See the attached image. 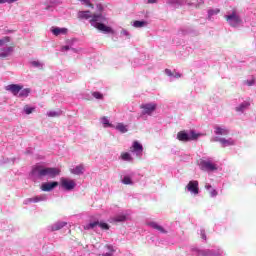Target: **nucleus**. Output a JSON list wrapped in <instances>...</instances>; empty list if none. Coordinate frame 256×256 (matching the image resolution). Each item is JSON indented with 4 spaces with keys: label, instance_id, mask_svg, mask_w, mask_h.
<instances>
[{
    "label": "nucleus",
    "instance_id": "1",
    "mask_svg": "<svg viewBox=\"0 0 256 256\" xmlns=\"http://www.w3.org/2000/svg\"><path fill=\"white\" fill-rule=\"evenodd\" d=\"M33 177L41 179L43 177H50V179H55L57 175L61 173V170L58 168H49L41 165H36L32 168L31 171Z\"/></svg>",
    "mask_w": 256,
    "mask_h": 256
},
{
    "label": "nucleus",
    "instance_id": "2",
    "mask_svg": "<svg viewBox=\"0 0 256 256\" xmlns=\"http://www.w3.org/2000/svg\"><path fill=\"white\" fill-rule=\"evenodd\" d=\"M225 19L230 27H238L243 22L241 16L237 14V10H233L231 14L226 15Z\"/></svg>",
    "mask_w": 256,
    "mask_h": 256
},
{
    "label": "nucleus",
    "instance_id": "3",
    "mask_svg": "<svg viewBox=\"0 0 256 256\" xmlns=\"http://www.w3.org/2000/svg\"><path fill=\"white\" fill-rule=\"evenodd\" d=\"M200 169L201 171H217V164L211 161L201 160Z\"/></svg>",
    "mask_w": 256,
    "mask_h": 256
},
{
    "label": "nucleus",
    "instance_id": "4",
    "mask_svg": "<svg viewBox=\"0 0 256 256\" xmlns=\"http://www.w3.org/2000/svg\"><path fill=\"white\" fill-rule=\"evenodd\" d=\"M186 189H188L190 193H193V195H199V181H190L186 186Z\"/></svg>",
    "mask_w": 256,
    "mask_h": 256
},
{
    "label": "nucleus",
    "instance_id": "5",
    "mask_svg": "<svg viewBox=\"0 0 256 256\" xmlns=\"http://www.w3.org/2000/svg\"><path fill=\"white\" fill-rule=\"evenodd\" d=\"M140 109H143V115H151L157 109V104H142Z\"/></svg>",
    "mask_w": 256,
    "mask_h": 256
},
{
    "label": "nucleus",
    "instance_id": "6",
    "mask_svg": "<svg viewBox=\"0 0 256 256\" xmlns=\"http://www.w3.org/2000/svg\"><path fill=\"white\" fill-rule=\"evenodd\" d=\"M55 187H59V182H45L41 185V190L42 191H53Z\"/></svg>",
    "mask_w": 256,
    "mask_h": 256
},
{
    "label": "nucleus",
    "instance_id": "7",
    "mask_svg": "<svg viewBox=\"0 0 256 256\" xmlns=\"http://www.w3.org/2000/svg\"><path fill=\"white\" fill-rule=\"evenodd\" d=\"M7 91H10L11 93H13V95L17 96L19 95L21 89H23V86L19 85V84H10L6 87Z\"/></svg>",
    "mask_w": 256,
    "mask_h": 256
},
{
    "label": "nucleus",
    "instance_id": "8",
    "mask_svg": "<svg viewBox=\"0 0 256 256\" xmlns=\"http://www.w3.org/2000/svg\"><path fill=\"white\" fill-rule=\"evenodd\" d=\"M61 185L66 191H72V189H75V181L68 180V179H62Z\"/></svg>",
    "mask_w": 256,
    "mask_h": 256
},
{
    "label": "nucleus",
    "instance_id": "9",
    "mask_svg": "<svg viewBox=\"0 0 256 256\" xmlns=\"http://www.w3.org/2000/svg\"><path fill=\"white\" fill-rule=\"evenodd\" d=\"M130 151L132 153H137V155H141V153H143V145L138 141H134L132 147H130Z\"/></svg>",
    "mask_w": 256,
    "mask_h": 256
},
{
    "label": "nucleus",
    "instance_id": "10",
    "mask_svg": "<svg viewBox=\"0 0 256 256\" xmlns=\"http://www.w3.org/2000/svg\"><path fill=\"white\" fill-rule=\"evenodd\" d=\"M94 27L96 29H98V31H102L103 33H113V28L106 26L103 23H96V25H94Z\"/></svg>",
    "mask_w": 256,
    "mask_h": 256
},
{
    "label": "nucleus",
    "instance_id": "11",
    "mask_svg": "<svg viewBox=\"0 0 256 256\" xmlns=\"http://www.w3.org/2000/svg\"><path fill=\"white\" fill-rule=\"evenodd\" d=\"M249 107H251V102L244 101L242 104L237 106L235 110L237 111V113H243V111H245L246 109H249Z\"/></svg>",
    "mask_w": 256,
    "mask_h": 256
},
{
    "label": "nucleus",
    "instance_id": "12",
    "mask_svg": "<svg viewBox=\"0 0 256 256\" xmlns=\"http://www.w3.org/2000/svg\"><path fill=\"white\" fill-rule=\"evenodd\" d=\"M85 171V166L83 164H79L74 169H71L70 172L73 175H83V172Z\"/></svg>",
    "mask_w": 256,
    "mask_h": 256
},
{
    "label": "nucleus",
    "instance_id": "13",
    "mask_svg": "<svg viewBox=\"0 0 256 256\" xmlns=\"http://www.w3.org/2000/svg\"><path fill=\"white\" fill-rule=\"evenodd\" d=\"M149 227L152 229H156V231H159L160 233H167L165 228L163 226L159 225L157 222H149L148 223Z\"/></svg>",
    "mask_w": 256,
    "mask_h": 256
},
{
    "label": "nucleus",
    "instance_id": "14",
    "mask_svg": "<svg viewBox=\"0 0 256 256\" xmlns=\"http://www.w3.org/2000/svg\"><path fill=\"white\" fill-rule=\"evenodd\" d=\"M97 21H105V17H103V14H92L90 18L91 25H93V23H97Z\"/></svg>",
    "mask_w": 256,
    "mask_h": 256
},
{
    "label": "nucleus",
    "instance_id": "15",
    "mask_svg": "<svg viewBox=\"0 0 256 256\" xmlns=\"http://www.w3.org/2000/svg\"><path fill=\"white\" fill-rule=\"evenodd\" d=\"M177 139L178 141L187 143V141H189V134H187L185 131H180L177 133Z\"/></svg>",
    "mask_w": 256,
    "mask_h": 256
},
{
    "label": "nucleus",
    "instance_id": "16",
    "mask_svg": "<svg viewBox=\"0 0 256 256\" xmlns=\"http://www.w3.org/2000/svg\"><path fill=\"white\" fill-rule=\"evenodd\" d=\"M217 141L223 145V147H229L235 145V142L232 139L218 138Z\"/></svg>",
    "mask_w": 256,
    "mask_h": 256
},
{
    "label": "nucleus",
    "instance_id": "17",
    "mask_svg": "<svg viewBox=\"0 0 256 256\" xmlns=\"http://www.w3.org/2000/svg\"><path fill=\"white\" fill-rule=\"evenodd\" d=\"M92 14L91 11L86 10V11H79L78 12V19H91Z\"/></svg>",
    "mask_w": 256,
    "mask_h": 256
},
{
    "label": "nucleus",
    "instance_id": "18",
    "mask_svg": "<svg viewBox=\"0 0 256 256\" xmlns=\"http://www.w3.org/2000/svg\"><path fill=\"white\" fill-rule=\"evenodd\" d=\"M52 33H53V35H55L56 37H59V35H65V34H67V28H59V27L53 28V29H52Z\"/></svg>",
    "mask_w": 256,
    "mask_h": 256
},
{
    "label": "nucleus",
    "instance_id": "19",
    "mask_svg": "<svg viewBox=\"0 0 256 256\" xmlns=\"http://www.w3.org/2000/svg\"><path fill=\"white\" fill-rule=\"evenodd\" d=\"M113 223H123L127 221V216L125 214H119L112 218Z\"/></svg>",
    "mask_w": 256,
    "mask_h": 256
},
{
    "label": "nucleus",
    "instance_id": "20",
    "mask_svg": "<svg viewBox=\"0 0 256 256\" xmlns=\"http://www.w3.org/2000/svg\"><path fill=\"white\" fill-rule=\"evenodd\" d=\"M214 129L215 135H229V130L227 128H221L219 126H216Z\"/></svg>",
    "mask_w": 256,
    "mask_h": 256
},
{
    "label": "nucleus",
    "instance_id": "21",
    "mask_svg": "<svg viewBox=\"0 0 256 256\" xmlns=\"http://www.w3.org/2000/svg\"><path fill=\"white\" fill-rule=\"evenodd\" d=\"M12 51H13L12 47H8L6 49H1L0 57H2V58L9 57V55L11 54Z\"/></svg>",
    "mask_w": 256,
    "mask_h": 256
},
{
    "label": "nucleus",
    "instance_id": "22",
    "mask_svg": "<svg viewBox=\"0 0 256 256\" xmlns=\"http://www.w3.org/2000/svg\"><path fill=\"white\" fill-rule=\"evenodd\" d=\"M188 135H189V141H197L201 134L195 132V130H191Z\"/></svg>",
    "mask_w": 256,
    "mask_h": 256
},
{
    "label": "nucleus",
    "instance_id": "23",
    "mask_svg": "<svg viewBox=\"0 0 256 256\" xmlns=\"http://www.w3.org/2000/svg\"><path fill=\"white\" fill-rule=\"evenodd\" d=\"M67 225V222H57L55 225L52 226V231H59L63 229Z\"/></svg>",
    "mask_w": 256,
    "mask_h": 256
},
{
    "label": "nucleus",
    "instance_id": "24",
    "mask_svg": "<svg viewBox=\"0 0 256 256\" xmlns=\"http://www.w3.org/2000/svg\"><path fill=\"white\" fill-rule=\"evenodd\" d=\"M99 226V221L91 222L84 226L85 231H89V229H95V227Z\"/></svg>",
    "mask_w": 256,
    "mask_h": 256
},
{
    "label": "nucleus",
    "instance_id": "25",
    "mask_svg": "<svg viewBox=\"0 0 256 256\" xmlns=\"http://www.w3.org/2000/svg\"><path fill=\"white\" fill-rule=\"evenodd\" d=\"M122 161H133V158L131 157V154L129 152H124L121 154Z\"/></svg>",
    "mask_w": 256,
    "mask_h": 256
},
{
    "label": "nucleus",
    "instance_id": "26",
    "mask_svg": "<svg viewBox=\"0 0 256 256\" xmlns=\"http://www.w3.org/2000/svg\"><path fill=\"white\" fill-rule=\"evenodd\" d=\"M29 93H31L30 89H21V91L18 93V97H28Z\"/></svg>",
    "mask_w": 256,
    "mask_h": 256
},
{
    "label": "nucleus",
    "instance_id": "27",
    "mask_svg": "<svg viewBox=\"0 0 256 256\" xmlns=\"http://www.w3.org/2000/svg\"><path fill=\"white\" fill-rule=\"evenodd\" d=\"M116 129L120 131V133H127V126H125L123 123H119L116 126Z\"/></svg>",
    "mask_w": 256,
    "mask_h": 256
},
{
    "label": "nucleus",
    "instance_id": "28",
    "mask_svg": "<svg viewBox=\"0 0 256 256\" xmlns=\"http://www.w3.org/2000/svg\"><path fill=\"white\" fill-rule=\"evenodd\" d=\"M98 227H100V229H102L103 231H109L110 229L109 224L105 222H99Z\"/></svg>",
    "mask_w": 256,
    "mask_h": 256
},
{
    "label": "nucleus",
    "instance_id": "29",
    "mask_svg": "<svg viewBox=\"0 0 256 256\" xmlns=\"http://www.w3.org/2000/svg\"><path fill=\"white\" fill-rule=\"evenodd\" d=\"M145 25H147V22L145 21H139V20L134 21V27H137V28L145 27Z\"/></svg>",
    "mask_w": 256,
    "mask_h": 256
},
{
    "label": "nucleus",
    "instance_id": "30",
    "mask_svg": "<svg viewBox=\"0 0 256 256\" xmlns=\"http://www.w3.org/2000/svg\"><path fill=\"white\" fill-rule=\"evenodd\" d=\"M122 183L124 185H132L133 184V181L131 180V177L129 176H125L122 180Z\"/></svg>",
    "mask_w": 256,
    "mask_h": 256
},
{
    "label": "nucleus",
    "instance_id": "31",
    "mask_svg": "<svg viewBox=\"0 0 256 256\" xmlns=\"http://www.w3.org/2000/svg\"><path fill=\"white\" fill-rule=\"evenodd\" d=\"M105 247H106V249H108V251H110V252H107V253H105V254H102V256H112V255H113V246L106 245Z\"/></svg>",
    "mask_w": 256,
    "mask_h": 256
},
{
    "label": "nucleus",
    "instance_id": "32",
    "mask_svg": "<svg viewBox=\"0 0 256 256\" xmlns=\"http://www.w3.org/2000/svg\"><path fill=\"white\" fill-rule=\"evenodd\" d=\"M9 41H11V38L9 36H6L3 39H0V47H3L5 43H9Z\"/></svg>",
    "mask_w": 256,
    "mask_h": 256
},
{
    "label": "nucleus",
    "instance_id": "33",
    "mask_svg": "<svg viewBox=\"0 0 256 256\" xmlns=\"http://www.w3.org/2000/svg\"><path fill=\"white\" fill-rule=\"evenodd\" d=\"M92 97L95 99H103V94H101V92H93Z\"/></svg>",
    "mask_w": 256,
    "mask_h": 256
},
{
    "label": "nucleus",
    "instance_id": "34",
    "mask_svg": "<svg viewBox=\"0 0 256 256\" xmlns=\"http://www.w3.org/2000/svg\"><path fill=\"white\" fill-rule=\"evenodd\" d=\"M101 121H102L103 125H108V127H111V124L109 123V118L104 116L101 118Z\"/></svg>",
    "mask_w": 256,
    "mask_h": 256
},
{
    "label": "nucleus",
    "instance_id": "35",
    "mask_svg": "<svg viewBox=\"0 0 256 256\" xmlns=\"http://www.w3.org/2000/svg\"><path fill=\"white\" fill-rule=\"evenodd\" d=\"M219 9L216 10H209L208 11V17H213V15H217V13H219Z\"/></svg>",
    "mask_w": 256,
    "mask_h": 256
},
{
    "label": "nucleus",
    "instance_id": "36",
    "mask_svg": "<svg viewBox=\"0 0 256 256\" xmlns=\"http://www.w3.org/2000/svg\"><path fill=\"white\" fill-rule=\"evenodd\" d=\"M33 109H34V108H31V107H29V106H26V107L24 108V111H25L26 115H31V113H33Z\"/></svg>",
    "mask_w": 256,
    "mask_h": 256
},
{
    "label": "nucleus",
    "instance_id": "37",
    "mask_svg": "<svg viewBox=\"0 0 256 256\" xmlns=\"http://www.w3.org/2000/svg\"><path fill=\"white\" fill-rule=\"evenodd\" d=\"M209 193H210V197H217V195H219V192H217L214 188L209 190Z\"/></svg>",
    "mask_w": 256,
    "mask_h": 256
},
{
    "label": "nucleus",
    "instance_id": "38",
    "mask_svg": "<svg viewBox=\"0 0 256 256\" xmlns=\"http://www.w3.org/2000/svg\"><path fill=\"white\" fill-rule=\"evenodd\" d=\"M30 201L33 203H39V201H43V197L36 196L34 198H31Z\"/></svg>",
    "mask_w": 256,
    "mask_h": 256
},
{
    "label": "nucleus",
    "instance_id": "39",
    "mask_svg": "<svg viewBox=\"0 0 256 256\" xmlns=\"http://www.w3.org/2000/svg\"><path fill=\"white\" fill-rule=\"evenodd\" d=\"M48 117H59V114L56 111H51L48 113Z\"/></svg>",
    "mask_w": 256,
    "mask_h": 256
},
{
    "label": "nucleus",
    "instance_id": "40",
    "mask_svg": "<svg viewBox=\"0 0 256 256\" xmlns=\"http://www.w3.org/2000/svg\"><path fill=\"white\" fill-rule=\"evenodd\" d=\"M17 0H0V5L3 3H15Z\"/></svg>",
    "mask_w": 256,
    "mask_h": 256
},
{
    "label": "nucleus",
    "instance_id": "41",
    "mask_svg": "<svg viewBox=\"0 0 256 256\" xmlns=\"http://www.w3.org/2000/svg\"><path fill=\"white\" fill-rule=\"evenodd\" d=\"M87 7H90V9H95V5H93V3H91V0H89L87 3H86Z\"/></svg>",
    "mask_w": 256,
    "mask_h": 256
},
{
    "label": "nucleus",
    "instance_id": "42",
    "mask_svg": "<svg viewBox=\"0 0 256 256\" xmlns=\"http://www.w3.org/2000/svg\"><path fill=\"white\" fill-rule=\"evenodd\" d=\"M165 73L168 75V77H173V72H171V70L165 69Z\"/></svg>",
    "mask_w": 256,
    "mask_h": 256
},
{
    "label": "nucleus",
    "instance_id": "43",
    "mask_svg": "<svg viewBox=\"0 0 256 256\" xmlns=\"http://www.w3.org/2000/svg\"><path fill=\"white\" fill-rule=\"evenodd\" d=\"M245 84L248 85V87H251V85H255V80L245 81Z\"/></svg>",
    "mask_w": 256,
    "mask_h": 256
},
{
    "label": "nucleus",
    "instance_id": "44",
    "mask_svg": "<svg viewBox=\"0 0 256 256\" xmlns=\"http://www.w3.org/2000/svg\"><path fill=\"white\" fill-rule=\"evenodd\" d=\"M202 5H205V2H204V1H200V2L197 4L196 8L199 9V8L202 7Z\"/></svg>",
    "mask_w": 256,
    "mask_h": 256
},
{
    "label": "nucleus",
    "instance_id": "45",
    "mask_svg": "<svg viewBox=\"0 0 256 256\" xmlns=\"http://www.w3.org/2000/svg\"><path fill=\"white\" fill-rule=\"evenodd\" d=\"M205 189H207V191H211V189H213V186H211V184H207L205 185Z\"/></svg>",
    "mask_w": 256,
    "mask_h": 256
},
{
    "label": "nucleus",
    "instance_id": "46",
    "mask_svg": "<svg viewBox=\"0 0 256 256\" xmlns=\"http://www.w3.org/2000/svg\"><path fill=\"white\" fill-rule=\"evenodd\" d=\"M32 65H33L34 67H39L41 64H40L38 61H33V62H32Z\"/></svg>",
    "mask_w": 256,
    "mask_h": 256
},
{
    "label": "nucleus",
    "instance_id": "47",
    "mask_svg": "<svg viewBox=\"0 0 256 256\" xmlns=\"http://www.w3.org/2000/svg\"><path fill=\"white\" fill-rule=\"evenodd\" d=\"M62 51H69V46H63Z\"/></svg>",
    "mask_w": 256,
    "mask_h": 256
},
{
    "label": "nucleus",
    "instance_id": "48",
    "mask_svg": "<svg viewBox=\"0 0 256 256\" xmlns=\"http://www.w3.org/2000/svg\"><path fill=\"white\" fill-rule=\"evenodd\" d=\"M175 77H176L177 79H179V78L181 77V74H180V73H176V74H175Z\"/></svg>",
    "mask_w": 256,
    "mask_h": 256
},
{
    "label": "nucleus",
    "instance_id": "49",
    "mask_svg": "<svg viewBox=\"0 0 256 256\" xmlns=\"http://www.w3.org/2000/svg\"><path fill=\"white\" fill-rule=\"evenodd\" d=\"M148 3H157V0H148Z\"/></svg>",
    "mask_w": 256,
    "mask_h": 256
},
{
    "label": "nucleus",
    "instance_id": "50",
    "mask_svg": "<svg viewBox=\"0 0 256 256\" xmlns=\"http://www.w3.org/2000/svg\"><path fill=\"white\" fill-rule=\"evenodd\" d=\"M82 1L83 3H85V5H87V3H89V0H80Z\"/></svg>",
    "mask_w": 256,
    "mask_h": 256
}]
</instances>
